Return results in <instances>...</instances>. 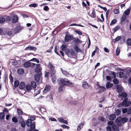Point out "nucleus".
Wrapping results in <instances>:
<instances>
[{
    "label": "nucleus",
    "instance_id": "1a4fd4ad",
    "mask_svg": "<svg viewBox=\"0 0 131 131\" xmlns=\"http://www.w3.org/2000/svg\"><path fill=\"white\" fill-rule=\"evenodd\" d=\"M41 68L40 67V64H36V67L35 69V71L36 72L41 73Z\"/></svg>",
    "mask_w": 131,
    "mask_h": 131
},
{
    "label": "nucleus",
    "instance_id": "423d86ee",
    "mask_svg": "<svg viewBox=\"0 0 131 131\" xmlns=\"http://www.w3.org/2000/svg\"><path fill=\"white\" fill-rule=\"evenodd\" d=\"M96 85L97 86V89H99V90L98 92V93H101L103 92L105 90V88L104 86H101L98 82L96 83Z\"/></svg>",
    "mask_w": 131,
    "mask_h": 131
},
{
    "label": "nucleus",
    "instance_id": "3c124183",
    "mask_svg": "<svg viewBox=\"0 0 131 131\" xmlns=\"http://www.w3.org/2000/svg\"><path fill=\"white\" fill-rule=\"evenodd\" d=\"M126 18V16L124 14H123L121 18V21L122 22H124Z\"/></svg>",
    "mask_w": 131,
    "mask_h": 131
},
{
    "label": "nucleus",
    "instance_id": "5fc2aeb1",
    "mask_svg": "<svg viewBox=\"0 0 131 131\" xmlns=\"http://www.w3.org/2000/svg\"><path fill=\"white\" fill-rule=\"evenodd\" d=\"M74 49L77 52H78L80 51L81 49L79 48L77 46H74Z\"/></svg>",
    "mask_w": 131,
    "mask_h": 131
},
{
    "label": "nucleus",
    "instance_id": "ea45409f",
    "mask_svg": "<svg viewBox=\"0 0 131 131\" xmlns=\"http://www.w3.org/2000/svg\"><path fill=\"white\" fill-rule=\"evenodd\" d=\"M17 112L18 114L19 115H21L23 114V112L19 108L17 109Z\"/></svg>",
    "mask_w": 131,
    "mask_h": 131
},
{
    "label": "nucleus",
    "instance_id": "a878e982",
    "mask_svg": "<svg viewBox=\"0 0 131 131\" xmlns=\"http://www.w3.org/2000/svg\"><path fill=\"white\" fill-rule=\"evenodd\" d=\"M61 70L62 73L64 75L67 76L69 75V73L67 71L63 70L62 68H61Z\"/></svg>",
    "mask_w": 131,
    "mask_h": 131
},
{
    "label": "nucleus",
    "instance_id": "052dcab7",
    "mask_svg": "<svg viewBox=\"0 0 131 131\" xmlns=\"http://www.w3.org/2000/svg\"><path fill=\"white\" fill-rule=\"evenodd\" d=\"M61 126L63 128H67L68 129H69L70 128V127L69 126L66 125H61Z\"/></svg>",
    "mask_w": 131,
    "mask_h": 131
},
{
    "label": "nucleus",
    "instance_id": "69168bd1",
    "mask_svg": "<svg viewBox=\"0 0 131 131\" xmlns=\"http://www.w3.org/2000/svg\"><path fill=\"white\" fill-rule=\"evenodd\" d=\"M121 40H122V41H121V43H124L125 42V37L124 36H123L121 38Z\"/></svg>",
    "mask_w": 131,
    "mask_h": 131
},
{
    "label": "nucleus",
    "instance_id": "680f3d73",
    "mask_svg": "<svg viewBox=\"0 0 131 131\" xmlns=\"http://www.w3.org/2000/svg\"><path fill=\"white\" fill-rule=\"evenodd\" d=\"M39 110L41 113H43L44 112H45L46 111L45 109L43 107H41L40 108Z\"/></svg>",
    "mask_w": 131,
    "mask_h": 131
},
{
    "label": "nucleus",
    "instance_id": "4d7b16f0",
    "mask_svg": "<svg viewBox=\"0 0 131 131\" xmlns=\"http://www.w3.org/2000/svg\"><path fill=\"white\" fill-rule=\"evenodd\" d=\"M121 111L119 109H117L115 111V114L117 115H118L120 114Z\"/></svg>",
    "mask_w": 131,
    "mask_h": 131
},
{
    "label": "nucleus",
    "instance_id": "f704fd0d",
    "mask_svg": "<svg viewBox=\"0 0 131 131\" xmlns=\"http://www.w3.org/2000/svg\"><path fill=\"white\" fill-rule=\"evenodd\" d=\"M75 52L72 49H70V55L72 56H74L75 55Z\"/></svg>",
    "mask_w": 131,
    "mask_h": 131
},
{
    "label": "nucleus",
    "instance_id": "393cba45",
    "mask_svg": "<svg viewBox=\"0 0 131 131\" xmlns=\"http://www.w3.org/2000/svg\"><path fill=\"white\" fill-rule=\"evenodd\" d=\"M31 63L29 62H25L23 64L25 68H27L30 66Z\"/></svg>",
    "mask_w": 131,
    "mask_h": 131
},
{
    "label": "nucleus",
    "instance_id": "4be33fe9",
    "mask_svg": "<svg viewBox=\"0 0 131 131\" xmlns=\"http://www.w3.org/2000/svg\"><path fill=\"white\" fill-rule=\"evenodd\" d=\"M25 84L23 82H21L19 84V88L21 89H24L25 87Z\"/></svg>",
    "mask_w": 131,
    "mask_h": 131
},
{
    "label": "nucleus",
    "instance_id": "603ef678",
    "mask_svg": "<svg viewBox=\"0 0 131 131\" xmlns=\"http://www.w3.org/2000/svg\"><path fill=\"white\" fill-rule=\"evenodd\" d=\"M127 118L126 117H125L122 118V124L123 122L124 123H126L127 122Z\"/></svg>",
    "mask_w": 131,
    "mask_h": 131
},
{
    "label": "nucleus",
    "instance_id": "bf43d9fd",
    "mask_svg": "<svg viewBox=\"0 0 131 131\" xmlns=\"http://www.w3.org/2000/svg\"><path fill=\"white\" fill-rule=\"evenodd\" d=\"M114 79L113 80V83L115 84H118L119 83V81L117 79Z\"/></svg>",
    "mask_w": 131,
    "mask_h": 131
},
{
    "label": "nucleus",
    "instance_id": "c03bdc74",
    "mask_svg": "<svg viewBox=\"0 0 131 131\" xmlns=\"http://www.w3.org/2000/svg\"><path fill=\"white\" fill-rule=\"evenodd\" d=\"M5 114L4 113H1L0 114V118L1 119H3L4 118Z\"/></svg>",
    "mask_w": 131,
    "mask_h": 131
},
{
    "label": "nucleus",
    "instance_id": "2f4dec72",
    "mask_svg": "<svg viewBox=\"0 0 131 131\" xmlns=\"http://www.w3.org/2000/svg\"><path fill=\"white\" fill-rule=\"evenodd\" d=\"M113 85V83H111L110 82H108L107 83L106 85V87L107 89H109L112 87Z\"/></svg>",
    "mask_w": 131,
    "mask_h": 131
},
{
    "label": "nucleus",
    "instance_id": "f03ea898",
    "mask_svg": "<svg viewBox=\"0 0 131 131\" xmlns=\"http://www.w3.org/2000/svg\"><path fill=\"white\" fill-rule=\"evenodd\" d=\"M129 101H128V98H124L122 102L120 103L117 105L118 107H122L123 106L127 107L129 106Z\"/></svg>",
    "mask_w": 131,
    "mask_h": 131
},
{
    "label": "nucleus",
    "instance_id": "0eeeda50",
    "mask_svg": "<svg viewBox=\"0 0 131 131\" xmlns=\"http://www.w3.org/2000/svg\"><path fill=\"white\" fill-rule=\"evenodd\" d=\"M122 118L121 117H117L115 120L117 125L118 126H120L122 125Z\"/></svg>",
    "mask_w": 131,
    "mask_h": 131
},
{
    "label": "nucleus",
    "instance_id": "7ed1b4c3",
    "mask_svg": "<svg viewBox=\"0 0 131 131\" xmlns=\"http://www.w3.org/2000/svg\"><path fill=\"white\" fill-rule=\"evenodd\" d=\"M48 67L49 68V71L51 75L56 74V70L55 69V67L52 63L49 62L48 64Z\"/></svg>",
    "mask_w": 131,
    "mask_h": 131
},
{
    "label": "nucleus",
    "instance_id": "c756f323",
    "mask_svg": "<svg viewBox=\"0 0 131 131\" xmlns=\"http://www.w3.org/2000/svg\"><path fill=\"white\" fill-rule=\"evenodd\" d=\"M31 87L33 89H35L36 87V82L34 81H32L31 82Z\"/></svg>",
    "mask_w": 131,
    "mask_h": 131
},
{
    "label": "nucleus",
    "instance_id": "72a5a7b5",
    "mask_svg": "<svg viewBox=\"0 0 131 131\" xmlns=\"http://www.w3.org/2000/svg\"><path fill=\"white\" fill-rule=\"evenodd\" d=\"M73 41L75 44H78L80 42V40L78 38H75L73 39Z\"/></svg>",
    "mask_w": 131,
    "mask_h": 131
},
{
    "label": "nucleus",
    "instance_id": "4c0bfd02",
    "mask_svg": "<svg viewBox=\"0 0 131 131\" xmlns=\"http://www.w3.org/2000/svg\"><path fill=\"white\" fill-rule=\"evenodd\" d=\"M127 45L129 46H131V39L130 38H128L126 41Z\"/></svg>",
    "mask_w": 131,
    "mask_h": 131
},
{
    "label": "nucleus",
    "instance_id": "a211bd4d",
    "mask_svg": "<svg viewBox=\"0 0 131 131\" xmlns=\"http://www.w3.org/2000/svg\"><path fill=\"white\" fill-rule=\"evenodd\" d=\"M51 75V77L52 78V80L53 83L54 84L56 82V74H53Z\"/></svg>",
    "mask_w": 131,
    "mask_h": 131
},
{
    "label": "nucleus",
    "instance_id": "a18cd8bd",
    "mask_svg": "<svg viewBox=\"0 0 131 131\" xmlns=\"http://www.w3.org/2000/svg\"><path fill=\"white\" fill-rule=\"evenodd\" d=\"M92 14L93 15V16L92 15H90V16L91 17V18H95L96 17L95 12L94 10H92Z\"/></svg>",
    "mask_w": 131,
    "mask_h": 131
},
{
    "label": "nucleus",
    "instance_id": "412c9836",
    "mask_svg": "<svg viewBox=\"0 0 131 131\" xmlns=\"http://www.w3.org/2000/svg\"><path fill=\"white\" fill-rule=\"evenodd\" d=\"M124 73L122 71H120L117 74V76L119 78H123L124 75Z\"/></svg>",
    "mask_w": 131,
    "mask_h": 131
},
{
    "label": "nucleus",
    "instance_id": "f8f14e48",
    "mask_svg": "<svg viewBox=\"0 0 131 131\" xmlns=\"http://www.w3.org/2000/svg\"><path fill=\"white\" fill-rule=\"evenodd\" d=\"M82 87L85 89H87L89 87L88 83L86 81H84L82 82Z\"/></svg>",
    "mask_w": 131,
    "mask_h": 131
},
{
    "label": "nucleus",
    "instance_id": "bb28decb",
    "mask_svg": "<svg viewBox=\"0 0 131 131\" xmlns=\"http://www.w3.org/2000/svg\"><path fill=\"white\" fill-rule=\"evenodd\" d=\"M84 123H80L79 125L77 128V129L78 130L80 131L81 129L83 127Z\"/></svg>",
    "mask_w": 131,
    "mask_h": 131
},
{
    "label": "nucleus",
    "instance_id": "6ab92c4d",
    "mask_svg": "<svg viewBox=\"0 0 131 131\" xmlns=\"http://www.w3.org/2000/svg\"><path fill=\"white\" fill-rule=\"evenodd\" d=\"M120 96L121 97H122L124 98H127V94L126 93L123 92H121L120 94Z\"/></svg>",
    "mask_w": 131,
    "mask_h": 131
},
{
    "label": "nucleus",
    "instance_id": "39448f33",
    "mask_svg": "<svg viewBox=\"0 0 131 131\" xmlns=\"http://www.w3.org/2000/svg\"><path fill=\"white\" fill-rule=\"evenodd\" d=\"M122 112L123 114L127 113V114L130 115L131 116V107L127 108H123Z\"/></svg>",
    "mask_w": 131,
    "mask_h": 131
},
{
    "label": "nucleus",
    "instance_id": "20e7f679",
    "mask_svg": "<svg viewBox=\"0 0 131 131\" xmlns=\"http://www.w3.org/2000/svg\"><path fill=\"white\" fill-rule=\"evenodd\" d=\"M51 89V87L49 85H46L43 90L42 91L43 94L45 95L50 92Z\"/></svg>",
    "mask_w": 131,
    "mask_h": 131
},
{
    "label": "nucleus",
    "instance_id": "6e6552de",
    "mask_svg": "<svg viewBox=\"0 0 131 131\" xmlns=\"http://www.w3.org/2000/svg\"><path fill=\"white\" fill-rule=\"evenodd\" d=\"M66 80L67 79L59 78L58 79L57 81L58 84L61 85L63 84V83H66Z\"/></svg>",
    "mask_w": 131,
    "mask_h": 131
},
{
    "label": "nucleus",
    "instance_id": "de8ad7c7",
    "mask_svg": "<svg viewBox=\"0 0 131 131\" xmlns=\"http://www.w3.org/2000/svg\"><path fill=\"white\" fill-rule=\"evenodd\" d=\"M4 32L5 33H11L12 31L10 30L9 28H5L4 29Z\"/></svg>",
    "mask_w": 131,
    "mask_h": 131
},
{
    "label": "nucleus",
    "instance_id": "2eb2a0df",
    "mask_svg": "<svg viewBox=\"0 0 131 131\" xmlns=\"http://www.w3.org/2000/svg\"><path fill=\"white\" fill-rule=\"evenodd\" d=\"M23 29V27L20 26H18L15 28L14 30L16 32L18 33L20 32Z\"/></svg>",
    "mask_w": 131,
    "mask_h": 131
},
{
    "label": "nucleus",
    "instance_id": "864d4df0",
    "mask_svg": "<svg viewBox=\"0 0 131 131\" xmlns=\"http://www.w3.org/2000/svg\"><path fill=\"white\" fill-rule=\"evenodd\" d=\"M70 49H66L65 50V53L68 56L70 55Z\"/></svg>",
    "mask_w": 131,
    "mask_h": 131
},
{
    "label": "nucleus",
    "instance_id": "dca6fc26",
    "mask_svg": "<svg viewBox=\"0 0 131 131\" xmlns=\"http://www.w3.org/2000/svg\"><path fill=\"white\" fill-rule=\"evenodd\" d=\"M18 17L17 15H14L12 17V21L13 23H16L18 21Z\"/></svg>",
    "mask_w": 131,
    "mask_h": 131
},
{
    "label": "nucleus",
    "instance_id": "aec40b11",
    "mask_svg": "<svg viewBox=\"0 0 131 131\" xmlns=\"http://www.w3.org/2000/svg\"><path fill=\"white\" fill-rule=\"evenodd\" d=\"M65 85H66V84L64 83L63 84V85H62L60 86L58 88V91L60 92L63 91V90L64 88V86Z\"/></svg>",
    "mask_w": 131,
    "mask_h": 131
},
{
    "label": "nucleus",
    "instance_id": "7c9ffc66",
    "mask_svg": "<svg viewBox=\"0 0 131 131\" xmlns=\"http://www.w3.org/2000/svg\"><path fill=\"white\" fill-rule=\"evenodd\" d=\"M121 36H118L115 39H113L112 41L114 42H116L118 41L121 39Z\"/></svg>",
    "mask_w": 131,
    "mask_h": 131
},
{
    "label": "nucleus",
    "instance_id": "338daca9",
    "mask_svg": "<svg viewBox=\"0 0 131 131\" xmlns=\"http://www.w3.org/2000/svg\"><path fill=\"white\" fill-rule=\"evenodd\" d=\"M66 46L65 45L63 44L61 47V48L62 50H65Z\"/></svg>",
    "mask_w": 131,
    "mask_h": 131
},
{
    "label": "nucleus",
    "instance_id": "774afa93",
    "mask_svg": "<svg viewBox=\"0 0 131 131\" xmlns=\"http://www.w3.org/2000/svg\"><path fill=\"white\" fill-rule=\"evenodd\" d=\"M12 65L14 66H16L17 64V62L16 61H14L12 62Z\"/></svg>",
    "mask_w": 131,
    "mask_h": 131
},
{
    "label": "nucleus",
    "instance_id": "f257e3e1",
    "mask_svg": "<svg viewBox=\"0 0 131 131\" xmlns=\"http://www.w3.org/2000/svg\"><path fill=\"white\" fill-rule=\"evenodd\" d=\"M26 124L28 127H30V129L27 131H39L37 130H35V122H32L30 120L28 119L26 121Z\"/></svg>",
    "mask_w": 131,
    "mask_h": 131
},
{
    "label": "nucleus",
    "instance_id": "58836bf2",
    "mask_svg": "<svg viewBox=\"0 0 131 131\" xmlns=\"http://www.w3.org/2000/svg\"><path fill=\"white\" fill-rule=\"evenodd\" d=\"M19 85V82L18 80H16L14 83V86L15 87H18Z\"/></svg>",
    "mask_w": 131,
    "mask_h": 131
},
{
    "label": "nucleus",
    "instance_id": "e433bc0d",
    "mask_svg": "<svg viewBox=\"0 0 131 131\" xmlns=\"http://www.w3.org/2000/svg\"><path fill=\"white\" fill-rule=\"evenodd\" d=\"M99 120L101 122H104L106 121V119L104 117H99L98 118Z\"/></svg>",
    "mask_w": 131,
    "mask_h": 131
},
{
    "label": "nucleus",
    "instance_id": "9d476101",
    "mask_svg": "<svg viewBox=\"0 0 131 131\" xmlns=\"http://www.w3.org/2000/svg\"><path fill=\"white\" fill-rule=\"evenodd\" d=\"M0 35H3L7 39H10L14 35L12 33H1Z\"/></svg>",
    "mask_w": 131,
    "mask_h": 131
},
{
    "label": "nucleus",
    "instance_id": "c85d7f7f",
    "mask_svg": "<svg viewBox=\"0 0 131 131\" xmlns=\"http://www.w3.org/2000/svg\"><path fill=\"white\" fill-rule=\"evenodd\" d=\"M116 117V115L114 114H111L109 117V119L110 120H114Z\"/></svg>",
    "mask_w": 131,
    "mask_h": 131
},
{
    "label": "nucleus",
    "instance_id": "ddd939ff",
    "mask_svg": "<svg viewBox=\"0 0 131 131\" xmlns=\"http://www.w3.org/2000/svg\"><path fill=\"white\" fill-rule=\"evenodd\" d=\"M41 75V73H37L35 76V80L36 82L39 81L40 78V76Z\"/></svg>",
    "mask_w": 131,
    "mask_h": 131
},
{
    "label": "nucleus",
    "instance_id": "f3484780",
    "mask_svg": "<svg viewBox=\"0 0 131 131\" xmlns=\"http://www.w3.org/2000/svg\"><path fill=\"white\" fill-rule=\"evenodd\" d=\"M108 74L111 76L112 78H115L116 77V75L115 72L113 71H110Z\"/></svg>",
    "mask_w": 131,
    "mask_h": 131
},
{
    "label": "nucleus",
    "instance_id": "c9c22d12",
    "mask_svg": "<svg viewBox=\"0 0 131 131\" xmlns=\"http://www.w3.org/2000/svg\"><path fill=\"white\" fill-rule=\"evenodd\" d=\"M26 88L27 90H30L32 89L31 86L30 84L27 85L26 86Z\"/></svg>",
    "mask_w": 131,
    "mask_h": 131
},
{
    "label": "nucleus",
    "instance_id": "5701e85b",
    "mask_svg": "<svg viewBox=\"0 0 131 131\" xmlns=\"http://www.w3.org/2000/svg\"><path fill=\"white\" fill-rule=\"evenodd\" d=\"M58 119L59 121L60 122L66 124L67 125L68 124V122L67 120H65L64 119H62L61 118H59Z\"/></svg>",
    "mask_w": 131,
    "mask_h": 131
},
{
    "label": "nucleus",
    "instance_id": "79ce46f5",
    "mask_svg": "<svg viewBox=\"0 0 131 131\" xmlns=\"http://www.w3.org/2000/svg\"><path fill=\"white\" fill-rule=\"evenodd\" d=\"M117 20L115 19H113L112 21H111V23L110 24V26H111L112 25H114L115 23H116Z\"/></svg>",
    "mask_w": 131,
    "mask_h": 131
},
{
    "label": "nucleus",
    "instance_id": "4468645a",
    "mask_svg": "<svg viewBox=\"0 0 131 131\" xmlns=\"http://www.w3.org/2000/svg\"><path fill=\"white\" fill-rule=\"evenodd\" d=\"M119 126H117L115 124H113L112 125V128L113 131H118L121 129H119Z\"/></svg>",
    "mask_w": 131,
    "mask_h": 131
},
{
    "label": "nucleus",
    "instance_id": "0e129e2a",
    "mask_svg": "<svg viewBox=\"0 0 131 131\" xmlns=\"http://www.w3.org/2000/svg\"><path fill=\"white\" fill-rule=\"evenodd\" d=\"M5 21V19L3 17H0V23H3Z\"/></svg>",
    "mask_w": 131,
    "mask_h": 131
},
{
    "label": "nucleus",
    "instance_id": "473e14b6",
    "mask_svg": "<svg viewBox=\"0 0 131 131\" xmlns=\"http://www.w3.org/2000/svg\"><path fill=\"white\" fill-rule=\"evenodd\" d=\"M19 122L20 123H21L20 124L21 127L23 128H25L26 123L24 120H23L22 121H21V122H20V121H19Z\"/></svg>",
    "mask_w": 131,
    "mask_h": 131
},
{
    "label": "nucleus",
    "instance_id": "a19ab883",
    "mask_svg": "<svg viewBox=\"0 0 131 131\" xmlns=\"http://www.w3.org/2000/svg\"><path fill=\"white\" fill-rule=\"evenodd\" d=\"M130 13V10L129 9H127L125 11L123 14H125L126 15H128Z\"/></svg>",
    "mask_w": 131,
    "mask_h": 131
},
{
    "label": "nucleus",
    "instance_id": "09e8293b",
    "mask_svg": "<svg viewBox=\"0 0 131 131\" xmlns=\"http://www.w3.org/2000/svg\"><path fill=\"white\" fill-rule=\"evenodd\" d=\"M116 88L119 92H120L122 91V89L121 87L119 85H117L116 87Z\"/></svg>",
    "mask_w": 131,
    "mask_h": 131
},
{
    "label": "nucleus",
    "instance_id": "9b49d317",
    "mask_svg": "<svg viewBox=\"0 0 131 131\" xmlns=\"http://www.w3.org/2000/svg\"><path fill=\"white\" fill-rule=\"evenodd\" d=\"M73 37L70 35H66L65 38V41L66 42H68L69 41L73 39Z\"/></svg>",
    "mask_w": 131,
    "mask_h": 131
},
{
    "label": "nucleus",
    "instance_id": "6e6d98bb",
    "mask_svg": "<svg viewBox=\"0 0 131 131\" xmlns=\"http://www.w3.org/2000/svg\"><path fill=\"white\" fill-rule=\"evenodd\" d=\"M120 52V49L118 47L116 51V54L117 56H118Z\"/></svg>",
    "mask_w": 131,
    "mask_h": 131
},
{
    "label": "nucleus",
    "instance_id": "e2e57ef3",
    "mask_svg": "<svg viewBox=\"0 0 131 131\" xmlns=\"http://www.w3.org/2000/svg\"><path fill=\"white\" fill-rule=\"evenodd\" d=\"M49 72L45 71V77H49L50 74Z\"/></svg>",
    "mask_w": 131,
    "mask_h": 131
},
{
    "label": "nucleus",
    "instance_id": "cd10ccee",
    "mask_svg": "<svg viewBox=\"0 0 131 131\" xmlns=\"http://www.w3.org/2000/svg\"><path fill=\"white\" fill-rule=\"evenodd\" d=\"M17 72L18 74H22L24 73V70L20 68L18 69L17 70Z\"/></svg>",
    "mask_w": 131,
    "mask_h": 131
},
{
    "label": "nucleus",
    "instance_id": "b1692460",
    "mask_svg": "<svg viewBox=\"0 0 131 131\" xmlns=\"http://www.w3.org/2000/svg\"><path fill=\"white\" fill-rule=\"evenodd\" d=\"M99 51V49L97 47H96L95 50L92 53L91 57H93L95 54L96 52L98 53Z\"/></svg>",
    "mask_w": 131,
    "mask_h": 131
},
{
    "label": "nucleus",
    "instance_id": "8fccbe9b",
    "mask_svg": "<svg viewBox=\"0 0 131 131\" xmlns=\"http://www.w3.org/2000/svg\"><path fill=\"white\" fill-rule=\"evenodd\" d=\"M38 6V4L36 3H32L29 5V6L31 7H36Z\"/></svg>",
    "mask_w": 131,
    "mask_h": 131
},
{
    "label": "nucleus",
    "instance_id": "37998d69",
    "mask_svg": "<svg viewBox=\"0 0 131 131\" xmlns=\"http://www.w3.org/2000/svg\"><path fill=\"white\" fill-rule=\"evenodd\" d=\"M30 61H35V62H36L37 63H39L40 62L39 60L38 59L36 58H33Z\"/></svg>",
    "mask_w": 131,
    "mask_h": 131
},
{
    "label": "nucleus",
    "instance_id": "49530a36",
    "mask_svg": "<svg viewBox=\"0 0 131 131\" xmlns=\"http://www.w3.org/2000/svg\"><path fill=\"white\" fill-rule=\"evenodd\" d=\"M12 120L13 122L15 123H17L18 121L16 117H13L12 118Z\"/></svg>",
    "mask_w": 131,
    "mask_h": 131
},
{
    "label": "nucleus",
    "instance_id": "13d9d810",
    "mask_svg": "<svg viewBox=\"0 0 131 131\" xmlns=\"http://www.w3.org/2000/svg\"><path fill=\"white\" fill-rule=\"evenodd\" d=\"M66 83L69 84V85L72 86L74 84V83H72L70 82L69 80H68L67 79V80H66Z\"/></svg>",
    "mask_w": 131,
    "mask_h": 131
}]
</instances>
